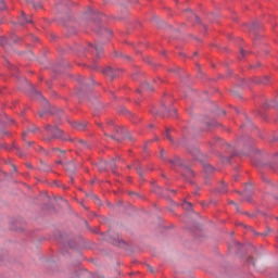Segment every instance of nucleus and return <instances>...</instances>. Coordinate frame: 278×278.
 Segmentation results:
<instances>
[{"mask_svg":"<svg viewBox=\"0 0 278 278\" xmlns=\"http://www.w3.org/2000/svg\"><path fill=\"white\" fill-rule=\"evenodd\" d=\"M78 147L81 149H85L87 147L86 142L84 140L78 141Z\"/></svg>","mask_w":278,"mask_h":278,"instance_id":"nucleus-16","label":"nucleus"},{"mask_svg":"<svg viewBox=\"0 0 278 278\" xmlns=\"http://www.w3.org/2000/svg\"><path fill=\"white\" fill-rule=\"evenodd\" d=\"M104 135L108 136V134L104 131Z\"/></svg>","mask_w":278,"mask_h":278,"instance_id":"nucleus-36","label":"nucleus"},{"mask_svg":"<svg viewBox=\"0 0 278 278\" xmlns=\"http://www.w3.org/2000/svg\"><path fill=\"white\" fill-rule=\"evenodd\" d=\"M36 130L35 129H31V128H29L28 130H27V132H35Z\"/></svg>","mask_w":278,"mask_h":278,"instance_id":"nucleus-27","label":"nucleus"},{"mask_svg":"<svg viewBox=\"0 0 278 278\" xmlns=\"http://www.w3.org/2000/svg\"><path fill=\"white\" fill-rule=\"evenodd\" d=\"M135 169L137 170V173H138V175H139L140 177L143 176V170H142V166H141V165L136 166Z\"/></svg>","mask_w":278,"mask_h":278,"instance_id":"nucleus-14","label":"nucleus"},{"mask_svg":"<svg viewBox=\"0 0 278 278\" xmlns=\"http://www.w3.org/2000/svg\"><path fill=\"white\" fill-rule=\"evenodd\" d=\"M66 172L74 173L77 169V166L73 162L65 163L64 165Z\"/></svg>","mask_w":278,"mask_h":278,"instance_id":"nucleus-5","label":"nucleus"},{"mask_svg":"<svg viewBox=\"0 0 278 278\" xmlns=\"http://www.w3.org/2000/svg\"><path fill=\"white\" fill-rule=\"evenodd\" d=\"M176 112H177L176 109L172 110V114H176Z\"/></svg>","mask_w":278,"mask_h":278,"instance_id":"nucleus-32","label":"nucleus"},{"mask_svg":"<svg viewBox=\"0 0 278 278\" xmlns=\"http://www.w3.org/2000/svg\"><path fill=\"white\" fill-rule=\"evenodd\" d=\"M185 177H194V172L191 169H187L184 174Z\"/></svg>","mask_w":278,"mask_h":278,"instance_id":"nucleus-13","label":"nucleus"},{"mask_svg":"<svg viewBox=\"0 0 278 278\" xmlns=\"http://www.w3.org/2000/svg\"><path fill=\"white\" fill-rule=\"evenodd\" d=\"M103 74L108 75L111 79H114L117 76L118 71L114 70L113 67H108L103 70Z\"/></svg>","mask_w":278,"mask_h":278,"instance_id":"nucleus-3","label":"nucleus"},{"mask_svg":"<svg viewBox=\"0 0 278 278\" xmlns=\"http://www.w3.org/2000/svg\"><path fill=\"white\" fill-rule=\"evenodd\" d=\"M164 155V150H161V157H163Z\"/></svg>","mask_w":278,"mask_h":278,"instance_id":"nucleus-33","label":"nucleus"},{"mask_svg":"<svg viewBox=\"0 0 278 278\" xmlns=\"http://www.w3.org/2000/svg\"><path fill=\"white\" fill-rule=\"evenodd\" d=\"M240 53H241V56L244 58L247 52L243 49H241Z\"/></svg>","mask_w":278,"mask_h":278,"instance_id":"nucleus-25","label":"nucleus"},{"mask_svg":"<svg viewBox=\"0 0 278 278\" xmlns=\"http://www.w3.org/2000/svg\"><path fill=\"white\" fill-rule=\"evenodd\" d=\"M72 126L74 128L78 129V130H85L86 129V123H84V122L74 123Z\"/></svg>","mask_w":278,"mask_h":278,"instance_id":"nucleus-6","label":"nucleus"},{"mask_svg":"<svg viewBox=\"0 0 278 278\" xmlns=\"http://www.w3.org/2000/svg\"><path fill=\"white\" fill-rule=\"evenodd\" d=\"M108 167H109V165H108L106 162H100V163L98 164V168H99V170H101V172L105 170Z\"/></svg>","mask_w":278,"mask_h":278,"instance_id":"nucleus-9","label":"nucleus"},{"mask_svg":"<svg viewBox=\"0 0 278 278\" xmlns=\"http://www.w3.org/2000/svg\"><path fill=\"white\" fill-rule=\"evenodd\" d=\"M96 202H97V203H100V200H99L98 198H96Z\"/></svg>","mask_w":278,"mask_h":278,"instance_id":"nucleus-34","label":"nucleus"},{"mask_svg":"<svg viewBox=\"0 0 278 278\" xmlns=\"http://www.w3.org/2000/svg\"><path fill=\"white\" fill-rule=\"evenodd\" d=\"M193 17H194V18L198 21V23H199L200 18L198 17V15L193 14Z\"/></svg>","mask_w":278,"mask_h":278,"instance_id":"nucleus-29","label":"nucleus"},{"mask_svg":"<svg viewBox=\"0 0 278 278\" xmlns=\"http://www.w3.org/2000/svg\"><path fill=\"white\" fill-rule=\"evenodd\" d=\"M108 129L109 130H114L122 138H128L126 136L127 130L124 129V128H121V126H114V122L113 121L109 122Z\"/></svg>","mask_w":278,"mask_h":278,"instance_id":"nucleus-2","label":"nucleus"},{"mask_svg":"<svg viewBox=\"0 0 278 278\" xmlns=\"http://www.w3.org/2000/svg\"><path fill=\"white\" fill-rule=\"evenodd\" d=\"M249 262H250V263H252L253 265H255V263H254V260H253V258H251V257H250Z\"/></svg>","mask_w":278,"mask_h":278,"instance_id":"nucleus-30","label":"nucleus"},{"mask_svg":"<svg viewBox=\"0 0 278 278\" xmlns=\"http://www.w3.org/2000/svg\"><path fill=\"white\" fill-rule=\"evenodd\" d=\"M270 231H271L270 228L267 227V228H266V231L263 232L262 236H263V237H267V236H268V232H270Z\"/></svg>","mask_w":278,"mask_h":278,"instance_id":"nucleus-20","label":"nucleus"},{"mask_svg":"<svg viewBox=\"0 0 278 278\" xmlns=\"http://www.w3.org/2000/svg\"><path fill=\"white\" fill-rule=\"evenodd\" d=\"M170 72H173L174 70H169Z\"/></svg>","mask_w":278,"mask_h":278,"instance_id":"nucleus-39","label":"nucleus"},{"mask_svg":"<svg viewBox=\"0 0 278 278\" xmlns=\"http://www.w3.org/2000/svg\"><path fill=\"white\" fill-rule=\"evenodd\" d=\"M26 135H27V132H23L22 138L25 139Z\"/></svg>","mask_w":278,"mask_h":278,"instance_id":"nucleus-31","label":"nucleus"},{"mask_svg":"<svg viewBox=\"0 0 278 278\" xmlns=\"http://www.w3.org/2000/svg\"><path fill=\"white\" fill-rule=\"evenodd\" d=\"M182 206L190 208L192 206V204H191V202L185 201V202H182Z\"/></svg>","mask_w":278,"mask_h":278,"instance_id":"nucleus-19","label":"nucleus"},{"mask_svg":"<svg viewBox=\"0 0 278 278\" xmlns=\"http://www.w3.org/2000/svg\"><path fill=\"white\" fill-rule=\"evenodd\" d=\"M35 96H36L38 99H42V96L39 93V91H35Z\"/></svg>","mask_w":278,"mask_h":278,"instance_id":"nucleus-24","label":"nucleus"},{"mask_svg":"<svg viewBox=\"0 0 278 278\" xmlns=\"http://www.w3.org/2000/svg\"><path fill=\"white\" fill-rule=\"evenodd\" d=\"M229 204H232L236 207V210L239 211V206H238V204H236L235 201H229Z\"/></svg>","mask_w":278,"mask_h":278,"instance_id":"nucleus-22","label":"nucleus"},{"mask_svg":"<svg viewBox=\"0 0 278 278\" xmlns=\"http://www.w3.org/2000/svg\"><path fill=\"white\" fill-rule=\"evenodd\" d=\"M191 154L193 155V157H194L195 160H201V157H200V155H201L200 150L195 149V150H194V153H191Z\"/></svg>","mask_w":278,"mask_h":278,"instance_id":"nucleus-12","label":"nucleus"},{"mask_svg":"<svg viewBox=\"0 0 278 278\" xmlns=\"http://www.w3.org/2000/svg\"><path fill=\"white\" fill-rule=\"evenodd\" d=\"M215 169L212 165L210 164H204V172L210 175L211 173H213Z\"/></svg>","mask_w":278,"mask_h":278,"instance_id":"nucleus-8","label":"nucleus"},{"mask_svg":"<svg viewBox=\"0 0 278 278\" xmlns=\"http://www.w3.org/2000/svg\"><path fill=\"white\" fill-rule=\"evenodd\" d=\"M149 269L152 271V268H151V267H149Z\"/></svg>","mask_w":278,"mask_h":278,"instance_id":"nucleus-37","label":"nucleus"},{"mask_svg":"<svg viewBox=\"0 0 278 278\" xmlns=\"http://www.w3.org/2000/svg\"><path fill=\"white\" fill-rule=\"evenodd\" d=\"M108 167H110L111 169H115V167H116V164H115V161H114V159H112V161L110 162V163H108Z\"/></svg>","mask_w":278,"mask_h":278,"instance_id":"nucleus-15","label":"nucleus"},{"mask_svg":"<svg viewBox=\"0 0 278 278\" xmlns=\"http://www.w3.org/2000/svg\"><path fill=\"white\" fill-rule=\"evenodd\" d=\"M166 137H167V140H168L169 142H173V137L170 136L168 129L166 130Z\"/></svg>","mask_w":278,"mask_h":278,"instance_id":"nucleus-18","label":"nucleus"},{"mask_svg":"<svg viewBox=\"0 0 278 278\" xmlns=\"http://www.w3.org/2000/svg\"><path fill=\"white\" fill-rule=\"evenodd\" d=\"M33 23L31 18H27V15L23 12L20 16H18V24L20 25H26Z\"/></svg>","mask_w":278,"mask_h":278,"instance_id":"nucleus-4","label":"nucleus"},{"mask_svg":"<svg viewBox=\"0 0 278 278\" xmlns=\"http://www.w3.org/2000/svg\"><path fill=\"white\" fill-rule=\"evenodd\" d=\"M276 159L278 160V153H277V155H276Z\"/></svg>","mask_w":278,"mask_h":278,"instance_id":"nucleus-35","label":"nucleus"},{"mask_svg":"<svg viewBox=\"0 0 278 278\" xmlns=\"http://www.w3.org/2000/svg\"><path fill=\"white\" fill-rule=\"evenodd\" d=\"M169 163L174 165L180 164L179 159H176L175 161L170 160Z\"/></svg>","mask_w":278,"mask_h":278,"instance_id":"nucleus-21","label":"nucleus"},{"mask_svg":"<svg viewBox=\"0 0 278 278\" xmlns=\"http://www.w3.org/2000/svg\"><path fill=\"white\" fill-rule=\"evenodd\" d=\"M112 139H114L115 141L119 142L121 140L118 138H116L115 136H110Z\"/></svg>","mask_w":278,"mask_h":278,"instance_id":"nucleus-26","label":"nucleus"},{"mask_svg":"<svg viewBox=\"0 0 278 278\" xmlns=\"http://www.w3.org/2000/svg\"><path fill=\"white\" fill-rule=\"evenodd\" d=\"M47 130L53 138L63 139L64 141L67 140V138L63 137L62 130L56 128V126L48 125Z\"/></svg>","mask_w":278,"mask_h":278,"instance_id":"nucleus-1","label":"nucleus"},{"mask_svg":"<svg viewBox=\"0 0 278 278\" xmlns=\"http://www.w3.org/2000/svg\"><path fill=\"white\" fill-rule=\"evenodd\" d=\"M142 89L146 90V91H153L154 90V88L148 81L142 83Z\"/></svg>","mask_w":278,"mask_h":278,"instance_id":"nucleus-7","label":"nucleus"},{"mask_svg":"<svg viewBox=\"0 0 278 278\" xmlns=\"http://www.w3.org/2000/svg\"><path fill=\"white\" fill-rule=\"evenodd\" d=\"M94 47V48H93ZM91 48H93L94 50H96V52L98 53V55H99V53H101L102 51H103V48H102V46H100V45H96V46H92L91 45Z\"/></svg>","mask_w":278,"mask_h":278,"instance_id":"nucleus-10","label":"nucleus"},{"mask_svg":"<svg viewBox=\"0 0 278 278\" xmlns=\"http://www.w3.org/2000/svg\"><path fill=\"white\" fill-rule=\"evenodd\" d=\"M150 127L152 128V127H153V125H150Z\"/></svg>","mask_w":278,"mask_h":278,"instance_id":"nucleus-38","label":"nucleus"},{"mask_svg":"<svg viewBox=\"0 0 278 278\" xmlns=\"http://www.w3.org/2000/svg\"><path fill=\"white\" fill-rule=\"evenodd\" d=\"M5 9H7V5L4 0H0V10H5Z\"/></svg>","mask_w":278,"mask_h":278,"instance_id":"nucleus-17","label":"nucleus"},{"mask_svg":"<svg viewBox=\"0 0 278 278\" xmlns=\"http://www.w3.org/2000/svg\"><path fill=\"white\" fill-rule=\"evenodd\" d=\"M103 33L106 34V35H109V36H112V31L109 30V29H105V28H104V29H103Z\"/></svg>","mask_w":278,"mask_h":278,"instance_id":"nucleus-23","label":"nucleus"},{"mask_svg":"<svg viewBox=\"0 0 278 278\" xmlns=\"http://www.w3.org/2000/svg\"><path fill=\"white\" fill-rule=\"evenodd\" d=\"M40 169L43 170V172H50L51 170V166H49V165H47L45 163H41Z\"/></svg>","mask_w":278,"mask_h":278,"instance_id":"nucleus-11","label":"nucleus"},{"mask_svg":"<svg viewBox=\"0 0 278 278\" xmlns=\"http://www.w3.org/2000/svg\"><path fill=\"white\" fill-rule=\"evenodd\" d=\"M92 15V11L90 10L89 12H87V16H91Z\"/></svg>","mask_w":278,"mask_h":278,"instance_id":"nucleus-28","label":"nucleus"}]
</instances>
